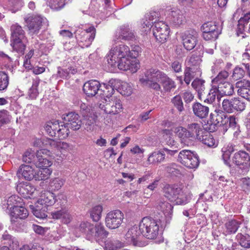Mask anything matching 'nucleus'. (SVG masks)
Wrapping results in <instances>:
<instances>
[{
	"mask_svg": "<svg viewBox=\"0 0 250 250\" xmlns=\"http://www.w3.org/2000/svg\"><path fill=\"white\" fill-rule=\"evenodd\" d=\"M79 229L85 235L87 240L96 241L104 250H118L124 247V243L118 240L111 238L106 239L109 232L101 223L94 225L88 222H83L80 224Z\"/></svg>",
	"mask_w": 250,
	"mask_h": 250,
	"instance_id": "1",
	"label": "nucleus"
},
{
	"mask_svg": "<svg viewBox=\"0 0 250 250\" xmlns=\"http://www.w3.org/2000/svg\"><path fill=\"white\" fill-rule=\"evenodd\" d=\"M160 81L165 92H169L172 89L176 87L174 81L164 72L154 68L146 70L145 73V77L140 79V82L144 85L156 91L161 89V86L157 82Z\"/></svg>",
	"mask_w": 250,
	"mask_h": 250,
	"instance_id": "2",
	"label": "nucleus"
},
{
	"mask_svg": "<svg viewBox=\"0 0 250 250\" xmlns=\"http://www.w3.org/2000/svg\"><path fill=\"white\" fill-rule=\"evenodd\" d=\"M204 131L201 124L198 123H191L186 128L179 126L176 129L177 135L184 143L188 139L198 140Z\"/></svg>",
	"mask_w": 250,
	"mask_h": 250,
	"instance_id": "3",
	"label": "nucleus"
},
{
	"mask_svg": "<svg viewBox=\"0 0 250 250\" xmlns=\"http://www.w3.org/2000/svg\"><path fill=\"white\" fill-rule=\"evenodd\" d=\"M140 230L143 236L148 239H156L160 235L159 224L151 217H146L140 223Z\"/></svg>",
	"mask_w": 250,
	"mask_h": 250,
	"instance_id": "4",
	"label": "nucleus"
},
{
	"mask_svg": "<svg viewBox=\"0 0 250 250\" xmlns=\"http://www.w3.org/2000/svg\"><path fill=\"white\" fill-rule=\"evenodd\" d=\"M44 128L48 135L60 140L67 137L69 133V130L67 126H65L63 123H59L58 121L47 122Z\"/></svg>",
	"mask_w": 250,
	"mask_h": 250,
	"instance_id": "5",
	"label": "nucleus"
},
{
	"mask_svg": "<svg viewBox=\"0 0 250 250\" xmlns=\"http://www.w3.org/2000/svg\"><path fill=\"white\" fill-rule=\"evenodd\" d=\"M131 51L129 47L121 44L111 48L106 56L108 64L111 67L116 66L118 60L127 57H130Z\"/></svg>",
	"mask_w": 250,
	"mask_h": 250,
	"instance_id": "6",
	"label": "nucleus"
},
{
	"mask_svg": "<svg viewBox=\"0 0 250 250\" xmlns=\"http://www.w3.org/2000/svg\"><path fill=\"white\" fill-rule=\"evenodd\" d=\"M24 26L27 27L29 34H38L42 27L46 25V18L37 15H28L23 18Z\"/></svg>",
	"mask_w": 250,
	"mask_h": 250,
	"instance_id": "7",
	"label": "nucleus"
},
{
	"mask_svg": "<svg viewBox=\"0 0 250 250\" xmlns=\"http://www.w3.org/2000/svg\"><path fill=\"white\" fill-rule=\"evenodd\" d=\"M140 226H134L126 233L125 238L127 243L135 246L144 247L147 245L146 241L141 236Z\"/></svg>",
	"mask_w": 250,
	"mask_h": 250,
	"instance_id": "8",
	"label": "nucleus"
},
{
	"mask_svg": "<svg viewBox=\"0 0 250 250\" xmlns=\"http://www.w3.org/2000/svg\"><path fill=\"white\" fill-rule=\"evenodd\" d=\"M74 33L77 41L83 43L82 45L83 47H87L95 38L96 29L94 26H91L85 30L79 28Z\"/></svg>",
	"mask_w": 250,
	"mask_h": 250,
	"instance_id": "9",
	"label": "nucleus"
},
{
	"mask_svg": "<svg viewBox=\"0 0 250 250\" xmlns=\"http://www.w3.org/2000/svg\"><path fill=\"white\" fill-rule=\"evenodd\" d=\"M178 160L185 167L196 168L199 164L198 156L189 150H183L179 154Z\"/></svg>",
	"mask_w": 250,
	"mask_h": 250,
	"instance_id": "10",
	"label": "nucleus"
},
{
	"mask_svg": "<svg viewBox=\"0 0 250 250\" xmlns=\"http://www.w3.org/2000/svg\"><path fill=\"white\" fill-rule=\"evenodd\" d=\"M123 219V213L121 210L116 209L111 211L106 214L105 224L109 229H116L120 227Z\"/></svg>",
	"mask_w": 250,
	"mask_h": 250,
	"instance_id": "11",
	"label": "nucleus"
},
{
	"mask_svg": "<svg viewBox=\"0 0 250 250\" xmlns=\"http://www.w3.org/2000/svg\"><path fill=\"white\" fill-rule=\"evenodd\" d=\"M81 114L84 122V128L88 131H92L95 128L96 116L90 109L84 104L81 105Z\"/></svg>",
	"mask_w": 250,
	"mask_h": 250,
	"instance_id": "12",
	"label": "nucleus"
},
{
	"mask_svg": "<svg viewBox=\"0 0 250 250\" xmlns=\"http://www.w3.org/2000/svg\"><path fill=\"white\" fill-rule=\"evenodd\" d=\"M105 104H100V108L103 109L105 113L109 114L115 115L122 111L123 107L121 100L117 97H111L108 101L105 99Z\"/></svg>",
	"mask_w": 250,
	"mask_h": 250,
	"instance_id": "13",
	"label": "nucleus"
},
{
	"mask_svg": "<svg viewBox=\"0 0 250 250\" xmlns=\"http://www.w3.org/2000/svg\"><path fill=\"white\" fill-rule=\"evenodd\" d=\"M222 104L223 109L229 113L235 111H242L245 108V103L239 98H236L231 100L225 99L223 101Z\"/></svg>",
	"mask_w": 250,
	"mask_h": 250,
	"instance_id": "14",
	"label": "nucleus"
},
{
	"mask_svg": "<svg viewBox=\"0 0 250 250\" xmlns=\"http://www.w3.org/2000/svg\"><path fill=\"white\" fill-rule=\"evenodd\" d=\"M54 157L51 152L47 149H42L37 151L36 159L34 161V165L36 168H48L52 165L51 162L49 158Z\"/></svg>",
	"mask_w": 250,
	"mask_h": 250,
	"instance_id": "15",
	"label": "nucleus"
},
{
	"mask_svg": "<svg viewBox=\"0 0 250 250\" xmlns=\"http://www.w3.org/2000/svg\"><path fill=\"white\" fill-rule=\"evenodd\" d=\"M232 161L243 172H247L250 166V156L245 151L236 152L232 158Z\"/></svg>",
	"mask_w": 250,
	"mask_h": 250,
	"instance_id": "16",
	"label": "nucleus"
},
{
	"mask_svg": "<svg viewBox=\"0 0 250 250\" xmlns=\"http://www.w3.org/2000/svg\"><path fill=\"white\" fill-rule=\"evenodd\" d=\"M215 121L216 122V125H218L219 126H223L224 131L227 130V127L224 126V125L228 122H229V127L237 130L239 129V125L238 123V119L234 116L228 117L222 112L216 115Z\"/></svg>",
	"mask_w": 250,
	"mask_h": 250,
	"instance_id": "17",
	"label": "nucleus"
},
{
	"mask_svg": "<svg viewBox=\"0 0 250 250\" xmlns=\"http://www.w3.org/2000/svg\"><path fill=\"white\" fill-rule=\"evenodd\" d=\"M169 33L167 25L163 21L155 22L153 27V34L157 41L161 43L165 42Z\"/></svg>",
	"mask_w": 250,
	"mask_h": 250,
	"instance_id": "18",
	"label": "nucleus"
},
{
	"mask_svg": "<svg viewBox=\"0 0 250 250\" xmlns=\"http://www.w3.org/2000/svg\"><path fill=\"white\" fill-rule=\"evenodd\" d=\"M135 34L128 25H123L117 30L113 42L115 43L117 42L119 39L124 41H132L135 39Z\"/></svg>",
	"mask_w": 250,
	"mask_h": 250,
	"instance_id": "19",
	"label": "nucleus"
},
{
	"mask_svg": "<svg viewBox=\"0 0 250 250\" xmlns=\"http://www.w3.org/2000/svg\"><path fill=\"white\" fill-rule=\"evenodd\" d=\"M198 34L195 30H190L186 32L182 35L184 46L187 50L193 49L198 41Z\"/></svg>",
	"mask_w": 250,
	"mask_h": 250,
	"instance_id": "20",
	"label": "nucleus"
},
{
	"mask_svg": "<svg viewBox=\"0 0 250 250\" xmlns=\"http://www.w3.org/2000/svg\"><path fill=\"white\" fill-rule=\"evenodd\" d=\"M203 37L206 40H215L217 38L219 32L216 25L212 22L205 23L202 26Z\"/></svg>",
	"mask_w": 250,
	"mask_h": 250,
	"instance_id": "21",
	"label": "nucleus"
},
{
	"mask_svg": "<svg viewBox=\"0 0 250 250\" xmlns=\"http://www.w3.org/2000/svg\"><path fill=\"white\" fill-rule=\"evenodd\" d=\"M66 122L64 124L65 126L69 129V128L73 130H77L82 126V122L80 116L75 112H69L63 118Z\"/></svg>",
	"mask_w": 250,
	"mask_h": 250,
	"instance_id": "22",
	"label": "nucleus"
},
{
	"mask_svg": "<svg viewBox=\"0 0 250 250\" xmlns=\"http://www.w3.org/2000/svg\"><path fill=\"white\" fill-rule=\"evenodd\" d=\"M64 197L63 195L60 194L55 197L53 193L49 191H44L42 193L40 198L38 200V204L40 206L47 208L48 206L53 205L57 201L56 198L60 199Z\"/></svg>",
	"mask_w": 250,
	"mask_h": 250,
	"instance_id": "23",
	"label": "nucleus"
},
{
	"mask_svg": "<svg viewBox=\"0 0 250 250\" xmlns=\"http://www.w3.org/2000/svg\"><path fill=\"white\" fill-rule=\"evenodd\" d=\"M118 83H120V81L118 80H110L107 84H104L103 86L100 90V95L104 97H106L109 100L113 97L112 95L113 94L114 90H117V84Z\"/></svg>",
	"mask_w": 250,
	"mask_h": 250,
	"instance_id": "24",
	"label": "nucleus"
},
{
	"mask_svg": "<svg viewBox=\"0 0 250 250\" xmlns=\"http://www.w3.org/2000/svg\"><path fill=\"white\" fill-rule=\"evenodd\" d=\"M116 66L120 70L126 71L130 70L136 71L137 69V64L132 60L131 57H127L118 60Z\"/></svg>",
	"mask_w": 250,
	"mask_h": 250,
	"instance_id": "25",
	"label": "nucleus"
},
{
	"mask_svg": "<svg viewBox=\"0 0 250 250\" xmlns=\"http://www.w3.org/2000/svg\"><path fill=\"white\" fill-rule=\"evenodd\" d=\"M165 196L171 201H176L182 189L175 185H166L163 188Z\"/></svg>",
	"mask_w": 250,
	"mask_h": 250,
	"instance_id": "26",
	"label": "nucleus"
},
{
	"mask_svg": "<svg viewBox=\"0 0 250 250\" xmlns=\"http://www.w3.org/2000/svg\"><path fill=\"white\" fill-rule=\"evenodd\" d=\"M100 83L96 80H90L86 82L83 86L85 94L90 97L94 96L100 92Z\"/></svg>",
	"mask_w": 250,
	"mask_h": 250,
	"instance_id": "27",
	"label": "nucleus"
},
{
	"mask_svg": "<svg viewBox=\"0 0 250 250\" xmlns=\"http://www.w3.org/2000/svg\"><path fill=\"white\" fill-rule=\"evenodd\" d=\"M36 168H34L29 165H22L20 167L18 171V174L19 177H22L27 180H31L35 179Z\"/></svg>",
	"mask_w": 250,
	"mask_h": 250,
	"instance_id": "28",
	"label": "nucleus"
},
{
	"mask_svg": "<svg viewBox=\"0 0 250 250\" xmlns=\"http://www.w3.org/2000/svg\"><path fill=\"white\" fill-rule=\"evenodd\" d=\"M168 21L174 26H179L184 21V17L181 10L177 8H172L168 14Z\"/></svg>",
	"mask_w": 250,
	"mask_h": 250,
	"instance_id": "29",
	"label": "nucleus"
},
{
	"mask_svg": "<svg viewBox=\"0 0 250 250\" xmlns=\"http://www.w3.org/2000/svg\"><path fill=\"white\" fill-rule=\"evenodd\" d=\"M205 80L196 78L191 83L192 87L196 91L198 94V98L202 100L203 97L207 94V89L205 85Z\"/></svg>",
	"mask_w": 250,
	"mask_h": 250,
	"instance_id": "30",
	"label": "nucleus"
},
{
	"mask_svg": "<svg viewBox=\"0 0 250 250\" xmlns=\"http://www.w3.org/2000/svg\"><path fill=\"white\" fill-rule=\"evenodd\" d=\"M10 211L12 221H15V219H24L28 216V210L22 206V204Z\"/></svg>",
	"mask_w": 250,
	"mask_h": 250,
	"instance_id": "31",
	"label": "nucleus"
},
{
	"mask_svg": "<svg viewBox=\"0 0 250 250\" xmlns=\"http://www.w3.org/2000/svg\"><path fill=\"white\" fill-rule=\"evenodd\" d=\"M166 154L162 149L151 153L148 157L147 162L150 164L158 165L165 160Z\"/></svg>",
	"mask_w": 250,
	"mask_h": 250,
	"instance_id": "32",
	"label": "nucleus"
},
{
	"mask_svg": "<svg viewBox=\"0 0 250 250\" xmlns=\"http://www.w3.org/2000/svg\"><path fill=\"white\" fill-rule=\"evenodd\" d=\"M10 42L14 51L17 52L20 56L24 54L26 43L28 42L27 39L11 40Z\"/></svg>",
	"mask_w": 250,
	"mask_h": 250,
	"instance_id": "33",
	"label": "nucleus"
},
{
	"mask_svg": "<svg viewBox=\"0 0 250 250\" xmlns=\"http://www.w3.org/2000/svg\"><path fill=\"white\" fill-rule=\"evenodd\" d=\"M218 94L221 96H230L234 93V87L230 83L224 82L216 86Z\"/></svg>",
	"mask_w": 250,
	"mask_h": 250,
	"instance_id": "34",
	"label": "nucleus"
},
{
	"mask_svg": "<svg viewBox=\"0 0 250 250\" xmlns=\"http://www.w3.org/2000/svg\"><path fill=\"white\" fill-rule=\"evenodd\" d=\"M201 69L187 66L184 70V81L187 84H189L191 80L195 76L200 75Z\"/></svg>",
	"mask_w": 250,
	"mask_h": 250,
	"instance_id": "35",
	"label": "nucleus"
},
{
	"mask_svg": "<svg viewBox=\"0 0 250 250\" xmlns=\"http://www.w3.org/2000/svg\"><path fill=\"white\" fill-rule=\"evenodd\" d=\"M11 32V40L27 39L25 31L22 27L17 23L12 25Z\"/></svg>",
	"mask_w": 250,
	"mask_h": 250,
	"instance_id": "36",
	"label": "nucleus"
},
{
	"mask_svg": "<svg viewBox=\"0 0 250 250\" xmlns=\"http://www.w3.org/2000/svg\"><path fill=\"white\" fill-rule=\"evenodd\" d=\"M17 190L24 198H28L33 194L35 188L30 184L21 183L17 185Z\"/></svg>",
	"mask_w": 250,
	"mask_h": 250,
	"instance_id": "37",
	"label": "nucleus"
},
{
	"mask_svg": "<svg viewBox=\"0 0 250 250\" xmlns=\"http://www.w3.org/2000/svg\"><path fill=\"white\" fill-rule=\"evenodd\" d=\"M51 216L54 219H61L64 224H68L72 219L71 215L65 209L52 212Z\"/></svg>",
	"mask_w": 250,
	"mask_h": 250,
	"instance_id": "38",
	"label": "nucleus"
},
{
	"mask_svg": "<svg viewBox=\"0 0 250 250\" xmlns=\"http://www.w3.org/2000/svg\"><path fill=\"white\" fill-rule=\"evenodd\" d=\"M45 145H49L52 149H56L57 150H71L70 145L65 142H57L54 140L47 139L44 142Z\"/></svg>",
	"mask_w": 250,
	"mask_h": 250,
	"instance_id": "39",
	"label": "nucleus"
},
{
	"mask_svg": "<svg viewBox=\"0 0 250 250\" xmlns=\"http://www.w3.org/2000/svg\"><path fill=\"white\" fill-rule=\"evenodd\" d=\"M192 108L194 114L200 118L206 117L208 114V107L199 103H195L192 106Z\"/></svg>",
	"mask_w": 250,
	"mask_h": 250,
	"instance_id": "40",
	"label": "nucleus"
},
{
	"mask_svg": "<svg viewBox=\"0 0 250 250\" xmlns=\"http://www.w3.org/2000/svg\"><path fill=\"white\" fill-rule=\"evenodd\" d=\"M241 222L235 219H228L225 224L226 232L228 234L235 233L240 227Z\"/></svg>",
	"mask_w": 250,
	"mask_h": 250,
	"instance_id": "41",
	"label": "nucleus"
},
{
	"mask_svg": "<svg viewBox=\"0 0 250 250\" xmlns=\"http://www.w3.org/2000/svg\"><path fill=\"white\" fill-rule=\"evenodd\" d=\"M218 93L216 86L213 85L210 89L209 92L207 95V96H204V97H203L202 100H204L205 103L211 104L215 101L216 97L217 96V98L219 101L220 100V98H219V95H217Z\"/></svg>",
	"mask_w": 250,
	"mask_h": 250,
	"instance_id": "42",
	"label": "nucleus"
},
{
	"mask_svg": "<svg viewBox=\"0 0 250 250\" xmlns=\"http://www.w3.org/2000/svg\"><path fill=\"white\" fill-rule=\"evenodd\" d=\"M198 140L208 147L216 146L215 140L208 132L204 131Z\"/></svg>",
	"mask_w": 250,
	"mask_h": 250,
	"instance_id": "43",
	"label": "nucleus"
},
{
	"mask_svg": "<svg viewBox=\"0 0 250 250\" xmlns=\"http://www.w3.org/2000/svg\"><path fill=\"white\" fill-rule=\"evenodd\" d=\"M40 82V80L39 78H36L33 79L32 85L29 89L28 92V96L29 98L33 100L35 99L39 94L38 87Z\"/></svg>",
	"mask_w": 250,
	"mask_h": 250,
	"instance_id": "44",
	"label": "nucleus"
},
{
	"mask_svg": "<svg viewBox=\"0 0 250 250\" xmlns=\"http://www.w3.org/2000/svg\"><path fill=\"white\" fill-rule=\"evenodd\" d=\"M51 171L48 168L43 167L36 168L35 179L39 181L47 179L51 174Z\"/></svg>",
	"mask_w": 250,
	"mask_h": 250,
	"instance_id": "45",
	"label": "nucleus"
},
{
	"mask_svg": "<svg viewBox=\"0 0 250 250\" xmlns=\"http://www.w3.org/2000/svg\"><path fill=\"white\" fill-rule=\"evenodd\" d=\"M30 208L32 209V212L33 214L37 218L43 219L45 218L47 215L46 213V210L47 209V208L42 207L41 208V207L40 206V205L38 204V205L36 206V207H34L33 206H30Z\"/></svg>",
	"mask_w": 250,
	"mask_h": 250,
	"instance_id": "46",
	"label": "nucleus"
},
{
	"mask_svg": "<svg viewBox=\"0 0 250 250\" xmlns=\"http://www.w3.org/2000/svg\"><path fill=\"white\" fill-rule=\"evenodd\" d=\"M22 199L18 196L14 195L9 197L7 200V208L10 210L22 204Z\"/></svg>",
	"mask_w": 250,
	"mask_h": 250,
	"instance_id": "47",
	"label": "nucleus"
},
{
	"mask_svg": "<svg viewBox=\"0 0 250 250\" xmlns=\"http://www.w3.org/2000/svg\"><path fill=\"white\" fill-rule=\"evenodd\" d=\"M120 83L117 84L118 86L117 90L118 89L119 92L122 95L125 96H128L132 93V89L130 85L126 83H123L120 86Z\"/></svg>",
	"mask_w": 250,
	"mask_h": 250,
	"instance_id": "48",
	"label": "nucleus"
},
{
	"mask_svg": "<svg viewBox=\"0 0 250 250\" xmlns=\"http://www.w3.org/2000/svg\"><path fill=\"white\" fill-rule=\"evenodd\" d=\"M201 62L202 60L200 55L193 54L188 59L187 65L189 66L200 69V65Z\"/></svg>",
	"mask_w": 250,
	"mask_h": 250,
	"instance_id": "49",
	"label": "nucleus"
},
{
	"mask_svg": "<svg viewBox=\"0 0 250 250\" xmlns=\"http://www.w3.org/2000/svg\"><path fill=\"white\" fill-rule=\"evenodd\" d=\"M103 207L98 205L93 208L90 211V217L95 222H98L101 218Z\"/></svg>",
	"mask_w": 250,
	"mask_h": 250,
	"instance_id": "50",
	"label": "nucleus"
},
{
	"mask_svg": "<svg viewBox=\"0 0 250 250\" xmlns=\"http://www.w3.org/2000/svg\"><path fill=\"white\" fill-rule=\"evenodd\" d=\"M65 180L58 177L53 179L50 183V186L52 190H58L63 186Z\"/></svg>",
	"mask_w": 250,
	"mask_h": 250,
	"instance_id": "51",
	"label": "nucleus"
},
{
	"mask_svg": "<svg viewBox=\"0 0 250 250\" xmlns=\"http://www.w3.org/2000/svg\"><path fill=\"white\" fill-rule=\"evenodd\" d=\"M229 73L226 71H222L219 73L217 76L213 79L211 82L213 84H217L218 85L220 83H223L224 82H226L225 80H227L229 77Z\"/></svg>",
	"mask_w": 250,
	"mask_h": 250,
	"instance_id": "52",
	"label": "nucleus"
},
{
	"mask_svg": "<svg viewBox=\"0 0 250 250\" xmlns=\"http://www.w3.org/2000/svg\"><path fill=\"white\" fill-rule=\"evenodd\" d=\"M236 87L238 88L237 93L239 94L243 92V90L250 88V81L246 79L238 81L235 84Z\"/></svg>",
	"mask_w": 250,
	"mask_h": 250,
	"instance_id": "53",
	"label": "nucleus"
},
{
	"mask_svg": "<svg viewBox=\"0 0 250 250\" xmlns=\"http://www.w3.org/2000/svg\"><path fill=\"white\" fill-rule=\"evenodd\" d=\"M240 245L243 248L248 249L250 248V236L249 235H242L238 234L237 235Z\"/></svg>",
	"mask_w": 250,
	"mask_h": 250,
	"instance_id": "54",
	"label": "nucleus"
},
{
	"mask_svg": "<svg viewBox=\"0 0 250 250\" xmlns=\"http://www.w3.org/2000/svg\"><path fill=\"white\" fill-rule=\"evenodd\" d=\"M191 198V194L190 193H183L182 192L180 193L176 203L179 205H184L189 202Z\"/></svg>",
	"mask_w": 250,
	"mask_h": 250,
	"instance_id": "55",
	"label": "nucleus"
},
{
	"mask_svg": "<svg viewBox=\"0 0 250 250\" xmlns=\"http://www.w3.org/2000/svg\"><path fill=\"white\" fill-rule=\"evenodd\" d=\"M159 208L166 216L171 215L172 213L173 207L168 202H161L159 205Z\"/></svg>",
	"mask_w": 250,
	"mask_h": 250,
	"instance_id": "56",
	"label": "nucleus"
},
{
	"mask_svg": "<svg viewBox=\"0 0 250 250\" xmlns=\"http://www.w3.org/2000/svg\"><path fill=\"white\" fill-rule=\"evenodd\" d=\"M36 159L35 152L31 149L27 150L22 156V161L25 163H33L34 164V161H36Z\"/></svg>",
	"mask_w": 250,
	"mask_h": 250,
	"instance_id": "57",
	"label": "nucleus"
},
{
	"mask_svg": "<svg viewBox=\"0 0 250 250\" xmlns=\"http://www.w3.org/2000/svg\"><path fill=\"white\" fill-rule=\"evenodd\" d=\"M9 84V77L7 74L0 71V90L5 89Z\"/></svg>",
	"mask_w": 250,
	"mask_h": 250,
	"instance_id": "58",
	"label": "nucleus"
},
{
	"mask_svg": "<svg viewBox=\"0 0 250 250\" xmlns=\"http://www.w3.org/2000/svg\"><path fill=\"white\" fill-rule=\"evenodd\" d=\"M65 0H49V6L52 9L60 10L65 5Z\"/></svg>",
	"mask_w": 250,
	"mask_h": 250,
	"instance_id": "59",
	"label": "nucleus"
},
{
	"mask_svg": "<svg viewBox=\"0 0 250 250\" xmlns=\"http://www.w3.org/2000/svg\"><path fill=\"white\" fill-rule=\"evenodd\" d=\"M166 170L168 173L173 176H178L180 174L178 166L175 163L170 164L167 166Z\"/></svg>",
	"mask_w": 250,
	"mask_h": 250,
	"instance_id": "60",
	"label": "nucleus"
},
{
	"mask_svg": "<svg viewBox=\"0 0 250 250\" xmlns=\"http://www.w3.org/2000/svg\"><path fill=\"white\" fill-rule=\"evenodd\" d=\"M171 101L179 111L182 112L184 110L183 103L180 96H175L173 98Z\"/></svg>",
	"mask_w": 250,
	"mask_h": 250,
	"instance_id": "61",
	"label": "nucleus"
},
{
	"mask_svg": "<svg viewBox=\"0 0 250 250\" xmlns=\"http://www.w3.org/2000/svg\"><path fill=\"white\" fill-rule=\"evenodd\" d=\"M245 74V71L242 67H236L233 72L232 77L234 80H238L242 78Z\"/></svg>",
	"mask_w": 250,
	"mask_h": 250,
	"instance_id": "62",
	"label": "nucleus"
},
{
	"mask_svg": "<svg viewBox=\"0 0 250 250\" xmlns=\"http://www.w3.org/2000/svg\"><path fill=\"white\" fill-rule=\"evenodd\" d=\"M10 117L6 110L0 111V127L3 125L9 122Z\"/></svg>",
	"mask_w": 250,
	"mask_h": 250,
	"instance_id": "63",
	"label": "nucleus"
},
{
	"mask_svg": "<svg viewBox=\"0 0 250 250\" xmlns=\"http://www.w3.org/2000/svg\"><path fill=\"white\" fill-rule=\"evenodd\" d=\"M182 97L186 103H190L194 99L193 95L189 91L184 92L183 93Z\"/></svg>",
	"mask_w": 250,
	"mask_h": 250,
	"instance_id": "64",
	"label": "nucleus"
}]
</instances>
